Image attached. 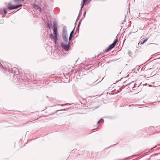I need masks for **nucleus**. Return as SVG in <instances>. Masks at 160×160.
Masks as SVG:
<instances>
[{
  "mask_svg": "<svg viewBox=\"0 0 160 160\" xmlns=\"http://www.w3.org/2000/svg\"><path fill=\"white\" fill-rule=\"evenodd\" d=\"M75 27L74 28L73 30L71 32L69 38V40L70 41L72 39V37L73 36V34L74 33V30Z\"/></svg>",
  "mask_w": 160,
  "mask_h": 160,
  "instance_id": "nucleus-6",
  "label": "nucleus"
},
{
  "mask_svg": "<svg viewBox=\"0 0 160 160\" xmlns=\"http://www.w3.org/2000/svg\"><path fill=\"white\" fill-rule=\"evenodd\" d=\"M61 110H57V111H56L55 112H52V113H50V114H49V115H53V114H54L56 113H57V112H58V111H60Z\"/></svg>",
  "mask_w": 160,
  "mask_h": 160,
  "instance_id": "nucleus-15",
  "label": "nucleus"
},
{
  "mask_svg": "<svg viewBox=\"0 0 160 160\" xmlns=\"http://www.w3.org/2000/svg\"><path fill=\"white\" fill-rule=\"evenodd\" d=\"M24 0H14V1L15 2H20L21 1H23Z\"/></svg>",
  "mask_w": 160,
  "mask_h": 160,
  "instance_id": "nucleus-16",
  "label": "nucleus"
},
{
  "mask_svg": "<svg viewBox=\"0 0 160 160\" xmlns=\"http://www.w3.org/2000/svg\"><path fill=\"white\" fill-rule=\"evenodd\" d=\"M148 39V38H147L145 39L143 41H142L141 43H140V42L138 44H140L141 45L143 44L144 42H145L147 41Z\"/></svg>",
  "mask_w": 160,
  "mask_h": 160,
  "instance_id": "nucleus-11",
  "label": "nucleus"
},
{
  "mask_svg": "<svg viewBox=\"0 0 160 160\" xmlns=\"http://www.w3.org/2000/svg\"><path fill=\"white\" fill-rule=\"evenodd\" d=\"M53 33L55 35L58 36L57 29H55L53 30Z\"/></svg>",
  "mask_w": 160,
  "mask_h": 160,
  "instance_id": "nucleus-10",
  "label": "nucleus"
},
{
  "mask_svg": "<svg viewBox=\"0 0 160 160\" xmlns=\"http://www.w3.org/2000/svg\"><path fill=\"white\" fill-rule=\"evenodd\" d=\"M70 41L68 42V44H64L62 42L61 43V47L66 51H68L70 48Z\"/></svg>",
  "mask_w": 160,
  "mask_h": 160,
  "instance_id": "nucleus-2",
  "label": "nucleus"
},
{
  "mask_svg": "<svg viewBox=\"0 0 160 160\" xmlns=\"http://www.w3.org/2000/svg\"><path fill=\"white\" fill-rule=\"evenodd\" d=\"M7 11L6 10V9H4L3 10V12H4V13L5 14H6L7 13Z\"/></svg>",
  "mask_w": 160,
  "mask_h": 160,
  "instance_id": "nucleus-20",
  "label": "nucleus"
},
{
  "mask_svg": "<svg viewBox=\"0 0 160 160\" xmlns=\"http://www.w3.org/2000/svg\"><path fill=\"white\" fill-rule=\"evenodd\" d=\"M58 36H53L52 34H50V38L52 39L53 41L57 40L58 39Z\"/></svg>",
  "mask_w": 160,
  "mask_h": 160,
  "instance_id": "nucleus-4",
  "label": "nucleus"
},
{
  "mask_svg": "<svg viewBox=\"0 0 160 160\" xmlns=\"http://www.w3.org/2000/svg\"><path fill=\"white\" fill-rule=\"evenodd\" d=\"M151 69H148V70H151Z\"/></svg>",
  "mask_w": 160,
  "mask_h": 160,
  "instance_id": "nucleus-30",
  "label": "nucleus"
},
{
  "mask_svg": "<svg viewBox=\"0 0 160 160\" xmlns=\"http://www.w3.org/2000/svg\"><path fill=\"white\" fill-rule=\"evenodd\" d=\"M88 0H82V2L81 5L82 6V8H83L84 6L87 4V2Z\"/></svg>",
  "mask_w": 160,
  "mask_h": 160,
  "instance_id": "nucleus-8",
  "label": "nucleus"
},
{
  "mask_svg": "<svg viewBox=\"0 0 160 160\" xmlns=\"http://www.w3.org/2000/svg\"><path fill=\"white\" fill-rule=\"evenodd\" d=\"M2 10L1 9H0V14H2Z\"/></svg>",
  "mask_w": 160,
  "mask_h": 160,
  "instance_id": "nucleus-25",
  "label": "nucleus"
},
{
  "mask_svg": "<svg viewBox=\"0 0 160 160\" xmlns=\"http://www.w3.org/2000/svg\"><path fill=\"white\" fill-rule=\"evenodd\" d=\"M82 8V5H81V9H80V10L79 11V15H78V18L76 20V22L77 21H78V18H79V17L81 16V14H82V8Z\"/></svg>",
  "mask_w": 160,
  "mask_h": 160,
  "instance_id": "nucleus-9",
  "label": "nucleus"
},
{
  "mask_svg": "<svg viewBox=\"0 0 160 160\" xmlns=\"http://www.w3.org/2000/svg\"><path fill=\"white\" fill-rule=\"evenodd\" d=\"M53 29H57V25L56 24L55 22H53Z\"/></svg>",
  "mask_w": 160,
  "mask_h": 160,
  "instance_id": "nucleus-12",
  "label": "nucleus"
},
{
  "mask_svg": "<svg viewBox=\"0 0 160 160\" xmlns=\"http://www.w3.org/2000/svg\"><path fill=\"white\" fill-rule=\"evenodd\" d=\"M100 81H101V80H100V81H99V82H100Z\"/></svg>",
  "mask_w": 160,
  "mask_h": 160,
  "instance_id": "nucleus-33",
  "label": "nucleus"
},
{
  "mask_svg": "<svg viewBox=\"0 0 160 160\" xmlns=\"http://www.w3.org/2000/svg\"><path fill=\"white\" fill-rule=\"evenodd\" d=\"M86 11L85 12H84V14H83V18L85 17V15L86 14Z\"/></svg>",
  "mask_w": 160,
  "mask_h": 160,
  "instance_id": "nucleus-22",
  "label": "nucleus"
},
{
  "mask_svg": "<svg viewBox=\"0 0 160 160\" xmlns=\"http://www.w3.org/2000/svg\"><path fill=\"white\" fill-rule=\"evenodd\" d=\"M55 44H57V40L54 41Z\"/></svg>",
  "mask_w": 160,
  "mask_h": 160,
  "instance_id": "nucleus-26",
  "label": "nucleus"
},
{
  "mask_svg": "<svg viewBox=\"0 0 160 160\" xmlns=\"http://www.w3.org/2000/svg\"><path fill=\"white\" fill-rule=\"evenodd\" d=\"M103 122H104V120H102Z\"/></svg>",
  "mask_w": 160,
  "mask_h": 160,
  "instance_id": "nucleus-36",
  "label": "nucleus"
},
{
  "mask_svg": "<svg viewBox=\"0 0 160 160\" xmlns=\"http://www.w3.org/2000/svg\"><path fill=\"white\" fill-rule=\"evenodd\" d=\"M100 121H101V119H100V120L99 121H98V122L97 123V124H98L99 123V122H100Z\"/></svg>",
  "mask_w": 160,
  "mask_h": 160,
  "instance_id": "nucleus-27",
  "label": "nucleus"
},
{
  "mask_svg": "<svg viewBox=\"0 0 160 160\" xmlns=\"http://www.w3.org/2000/svg\"><path fill=\"white\" fill-rule=\"evenodd\" d=\"M62 38L66 43H67L68 42V34H62Z\"/></svg>",
  "mask_w": 160,
  "mask_h": 160,
  "instance_id": "nucleus-3",
  "label": "nucleus"
},
{
  "mask_svg": "<svg viewBox=\"0 0 160 160\" xmlns=\"http://www.w3.org/2000/svg\"><path fill=\"white\" fill-rule=\"evenodd\" d=\"M28 133V132H26V134Z\"/></svg>",
  "mask_w": 160,
  "mask_h": 160,
  "instance_id": "nucleus-35",
  "label": "nucleus"
},
{
  "mask_svg": "<svg viewBox=\"0 0 160 160\" xmlns=\"http://www.w3.org/2000/svg\"><path fill=\"white\" fill-rule=\"evenodd\" d=\"M14 12H12V13H14Z\"/></svg>",
  "mask_w": 160,
  "mask_h": 160,
  "instance_id": "nucleus-32",
  "label": "nucleus"
},
{
  "mask_svg": "<svg viewBox=\"0 0 160 160\" xmlns=\"http://www.w3.org/2000/svg\"><path fill=\"white\" fill-rule=\"evenodd\" d=\"M13 71H14V72L16 73V72H17V71H18V69H17V68H14L13 69Z\"/></svg>",
  "mask_w": 160,
  "mask_h": 160,
  "instance_id": "nucleus-17",
  "label": "nucleus"
},
{
  "mask_svg": "<svg viewBox=\"0 0 160 160\" xmlns=\"http://www.w3.org/2000/svg\"><path fill=\"white\" fill-rule=\"evenodd\" d=\"M60 105V106H62L63 105H63L62 104V105H61V104H60V105Z\"/></svg>",
  "mask_w": 160,
  "mask_h": 160,
  "instance_id": "nucleus-28",
  "label": "nucleus"
},
{
  "mask_svg": "<svg viewBox=\"0 0 160 160\" xmlns=\"http://www.w3.org/2000/svg\"><path fill=\"white\" fill-rule=\"evenodd\" d=\"M34 7L35 9H37L38 10L39 9V10H41L40 8L37 5H34Z\"/></svg>",
  "mask_w": 160,
  "mask_h": 160,
  "instance_id": "nucleus-13",
  "label": "nucleus"
},
{
  "mask_svg": "<svg viewBox=\"0 0 160 160\" xmlns=\"http://www.w3.org/2000/svg\"><path fill=\"white\" fill-rule=\"evenodd\" d=\"M47 24L48 28H49V29H50L51 26H50V24L49 23V22H47Z\"/></svg>",
  "mask_w": 160,
  "mask_h": 160,
  "instance_id": "nucleus-19",
  "label": "nucleus"
},
{
  "mask_svg": "<svg viewBox=\"0 0 160 160\" xmlns=\"http://www.w3.org/2000/svg\"><path fill=\"white\" fill-rule=\"evenodd\" d=\"M8 8L9 10H12L14 9V5H12L9 2L7 5Z\"/></svg>",
  "mask_w": 160,
  "mask_h": 160,
  "instance_id": "nucleus-5",
  "label": "nucleus"
},
{
  "mask_svg": "<svg viewBox=\"0 0 160 160\" xmlns=\"http://www.w3.org/2000/svg\"><path fill=\"white\" fill-rule=\"evenodd\" d=\"M129 85H133L134 86V85L133 84V82H131L130 83H129Z\"/></svg>",
  "mask_w": 160,
  "mask_h": 160,
  "instance_id": "nucleus-23",
  "label": "nucleus"
},
{
  "mask_svg": "<svg viewBox=\"0 0 160 160\" xmlns=\"http://www.w3.org/2000/svg\"><path fill=\"white\" fill-rule=\"evenodd\" d=\"M18 5H16V6H14V9H17L18 8Z\"/></svg>",
  "mask_w": 160,
  "mask_h": 160,
  "instance_id": "nucleus-21",
  "label": "nucleus"
},
{
  "mask_svg": "<svg viewBox=\"0 0 160 160\" xmlns=\"http://www.w3.org/2000/svg\"><path fill=\"white\" fill-rule=\"evenodd\" d=\"M118 41V38H116L114 41L110 45L108 48L106 49L105 50V52H107L108 51L111 50L115 46L117 43V42Z\"/></svg>",
  "mask_w": 160,
  "mask_h": 160,
  "instance_id": "nucleus-1",
  "label": "nucleus"
},
{
  "mask_svg": "<svg viewBox=\"0 0 160 160\" xmlns=\"http://www.w3.org/2000/svg\"><path fill=\"white\" fill-rule=\"evenodd\" d=\"M128 54L129 56H130L132 54V53L131 52L129 51L128 52Z\"/></svg>",
  "mask_w": 160,
  "mask_h": 160,
  "instance_id": "nucleus-18",
  "label": "nucleus"
},
{
  "mask_svg": "<svg viewBox=\"0 0 160 160\" xmlns=\"http://www.w3.org/2000/svg\"><path fill=\"white\" fill-rule=\"evenodd\" d=\"M80 21L79 22L78 25V26L77 28L76 29V32L79 31V28L80 26Z\"/></svg>",
  "mask_w": 160,
  "mask_h": 160,
  "instance_id": "nucleus-14",
  "label": "nucleus"
},
{
  "mask_svg": "<svg viewBox=\"0 0 160 160\" xmlns=\"http://www.w3.org/2000/svg\"><path fill=\"white\" fill-rule=\"evenodd\" d=\"M67 27L66 26H64L63 28L62 34H67Z\"/></svg>",
  "mask_w": 160,
  "mask_h": 160,
  "instance_id": "nucleus-7",
  "label": "nucleus"
},
{
  "mask_svg": "<svg viewBox=\"0 0 160 160\" xmlns=\"http://www.w3.org/2000/svg\"><path fill=\"white\" fill-rule=\"evenodd\" d=\"M100 81H101V80H100V81H99V82H100Z\"/></svg>",
  "mask_w": 160,
  "mask_h": 160,
  "instance_id": "nucleus-34",
  "label": "nucleus"
},
{
  "mask_svg": "<svg viewBox=\"0 0 160 160\" xmlns=\"http://www.w3.org/2000/svg\"><path fill=\"white\" fill-rule=\"evenodd\" d=\"M68 103H67V104H65V105H68Z\"/></svg>",
  "mask_w": 160,
  "mask_h": 160,
  "instance_id": "nucleus-29",
  "label": "nucleus"
},
{
  "mask_svg": "<svg viewBox=\"0 0 160 160\" xmlns=\"http://www.w3.org/2000/svg\"><path fill=\"white\" fill-rule=\"evenodd\" d=\"M18 5V8L19 7H21L22 6V4H18V5Z\"/></svg>",
  "mask_w": 160,
  "mask_h": 160,
  "instance_id": "nucleus-24",
  "label": "nucleus"
},
{
  "mask_svg": "<svg viewBox=\"0 0 160 160\" xmlns=\"http://www.w3.org/2000/svg\"><path fill=\"white\" fill-rule=\"evenodd\" d=\"M156 146H155V147H154V148H156Z\"/></svg>",
  "mask_w": 160,
  "mask_h": 160,
  "instance_id": "nucleus-31",
  "label": "nucleus"
}]
</instances>
